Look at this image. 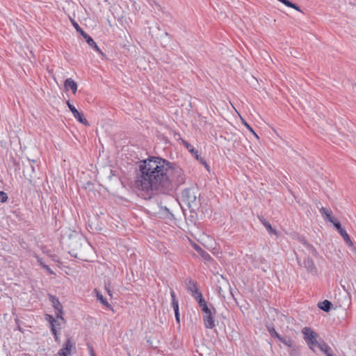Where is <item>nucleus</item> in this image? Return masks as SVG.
<instances>
[{"label":"nucleus","mask_w":356,"mask_h":356,"mask_svg":"<svg viewBox=\"0 0 356 356\" xmlns=\"http://www.w3.org/2000/svg\"><path fill=\"white\" fill-rule=\"evenodd\" d=\"M71 22L76 31L81 33V35L86 40L88 45L99 54H103L102 51L99 49L98 46L97 45L96 42L93 40V39L86 32H84V31L79 26V25L75 21L71 19Z\"/></svg>","instance_id":"3"},{"label":"nucleus","mask_w":356,"mask_h":356,"mask_svg":"<svg viewBox=\"0 0 356 356\" xmlns=\"http://www.w3.org/2000/svg\"><path fill=\"white\" fill-rule=\"evenodd\" d=\"M202 311L203 312V314H207L213 311V309H210L207 305H205L204 307H201Z\"/></svg>","instance_id":"30"},{"label":"nucleus","mask_w":356,"mask_h":356,"mask_svg":"<svg viewBox=\"0 0 356 356\" xmlns=\"http://www.w3.org/2000/svg\"><path fill=\"white\" fill-rule=\"evenodd\" d=\"M175 314L176 321L179 323V311L178 312H175Z\"/></svg>","instance_id":"35"},{"label":"nucleus","mask_w":356,"mask_h":356,"mask_svg":"<svg viewBox=\"0 0 356 356\" xmlns=\"http://www.w3.org/2000/svg\"><path fill=\"white\" fill-rule=\"evenodd\" d=\"M34 170V167L30 163L29 165L25 168L23 172L25 179H27L30 184H33Z\"/></svg>","instance_id":"11"},{"label":"nucleus","mask_w":356,"mask_h":356,"mask_svg":"<svg viewBox=\"0 0 356 356\" xmlns=\"http://www.w3.org/2000/svg\"><path fill=\"white\" fill-rule=\"evenodd\" d=\"M90 356H96L92 348H90Z\"/></svg>","instance_id":"40"},{"label":"nucleus","mask_w":356,"mask_h":356,"mask_svg":"<svg viewBox=\"0 0 356 356\" xmlns=\"http://www.w3.org/2000/svg\"><path fill=\"white\" fill-rule=\"evenodd\" d=\"M307 345L313 351H314V348L318 347L319 348V343H321V341H317V338H314L313 340H310L307 342Z\"/></svg>","instance_id":"19"},{"label":"nucleus","mask_w":356,"mask_h":356,"mask_svg":"<svg viewBox=\"0 0 356 356\" xmlns=\"http://www.w3.org/2000/svg\"><path fill=\"white\" fill-rule=\"evenodd\" d=\"M51 302L52 305L54 308L56 310V314L57 318H60L62 321H64V318L62 316L63 314V307L61 303L59 302L58 299H56L55 297L51 296Z\"/></svg>","instance_id":"8"},{"label":"nucleus","mask_w":356,"mask_h":356,"mask_svg":"<svg viewBox=\"0 0 356 356\" xmlns=\"http://www.w3.org/2000/svg\"><path fill=\"white\" fill-rule=\"evenodd\" d=\"M8 199V195L6 193L0 191V202H5Z\"/></svg>","instance_id":"28"},{"label":"nucleus","mask_w":356,"mask_h":356,"mask_svg":"<svg viewBox=\"0 0 356 356\" xmlns=\"http://www.w3.org/2000/svg\"><path fill=\"white\" fill-rule=\"evenodd\" d=\"M172 307L175 312L179 311V304H178V301L177 300V299L172 300Z\"/></svg>","instance_id":"27"},{"label":"nucleus","mask_w":356,"mask_h":356,"mask_svg":"<svg viewBox=\"0 0 356 356\" xmlns=\"http://www.w3.org/2000/svg\"><path fill=\"white\" fill-rule=\"evenodd\" d=\"M96 293H97V300H99V301H101V302L106 307H110L111 305L108 302V301L104 298V296L99 293L97 291H96Z\"/></svg>","instance_id":"22"},{"label":"nucleus","mask_w":356,"mask_h":356,"mask_svg":"<svg viewBox=\"0 0 356 356\" xmlns=\"http://www.w3.org/2000/svg\"><path fill=\"white\" fill-rule=\"evenodd\" d=\"M280 2V0H278Z\"/></svg>","instance_id":"45"},{"label":"nucleus","mask_w":356,"mask_h":356,"mask_svg":"<svg viewBox=\"0 0 356 356\" xmlns=\"http://www.w3.org/2000/svg\"><path fill=\"white\" fill-rule=\"evenodd\" d=\"M64 86L66 89H70L74 94L77 91V83L71 78H68L65 80Z\"/></svg>","instance_id":"12"},{"label":"nucleus","mask_w":356,"mask_h":356,"mask_svg":"<svg viewBox=\"0 0 356 356\" xmlns=\"http://www.w3.org/2000/svg\"><path fill=\"white\" fill-rule=\"evenodd\" d=\"M186 289L194 298L197 297V294H201V293L197 289L196 283L192 280H189L187 282Z\"/></svg>","instance_id":"10"},{"label":"nucleus","mask_w":356,"mask_h":356,"mask_svg":"<svg viewBox=\"0 0 356 356\" xmlns=\"http://www.w3.org/2000/svg\"><path fill=\"white\" fill-rule=\"evenodd\" d=\"M333 3V5H334V6H340V4H339V3H335V2H334V1H333V3Z\"/></svg>","instance_id":"42"},{"label":"nucleus","mask_w":356,"mask_h":356,"mask_svg":"<svg viewBox=\"0 0 356 356\" xmlns=\"http://www.w3.org/2000/svg\"><path fill=\"white\" fill-rule=\"evenodd\" d=\"M302 333L306 342L318 337V334L308 327H304L302 330Z\"/></svg>","instance_id":"9"},{"label":"nucleus","mask_w":356,"mask_h":356,"mask_svg":"<svg viewBox=\"0 0 356 356\" xmlns=\"http://www.w3.org/2000/svg\"><path fill=\"white\" fill-rule=\"evenodd\" d=\"M105 289L106 290L108 294L111 297L112 296V293H111V284H110V282H108V283L105 284Z\"/></svg>","instance_id":"31"},{"label":"nucleus","mask_w":356,"mask_h":356,"mask_svg":"<svg viewBox=\"0 0 356 356\" xmlns=\"http://www.w3.org/2000/svg\"><path fill=\"white\" fill-rule=\"evenodd\" d=\"M216 313L215 309L207 314H203V320L204 325L207 328L212 329L216 326L214 314Z\"/></svg>","instance_id":"5"},{"label":"nucleus","mask_w":356,"mask_h":356,"mask_svg":"<svg viewBox=\"0 0 356 356\" xmlns=\"http://www.w3.org/2000/svg\"><path fill=\"white\" fill-rule=\"evenodd\" d=\"M280 2L284 3L285 6L293 8L296 10L300 11V9L299 6H298L296 4L289 1V0H280Z\"/></svg>","instance_id":"21"},{"label":"nucleus","mask_w":356,"mask_h":356,"mask_svg":"<svg viewBox=\"0 0 356 356\" xmlns=\"http://www.w3.org/2000/svg\"><path fill=\"white\" fill-rule=\"evenodd\" d=\"M334 226L336 227V229L338 230V232L339 233H341V230H344L342 227H341V223L337 221V220L334 221V222H332Z\"/></svg>","instance_id":"29"},{"label":"nucleus","mask_w":356,"mask_h":356,"mask_svg":"<svg viewBox=\"0 0 356 356\" xmlns=\"http://www.w3.org/2000/svg\"><path fill=\"white\" fill-rule=\"evenodd\" d=\"M136 188L151 197L154 191L168 193L185 182L182 169L175 163L159 156L140 161Z\"/></svg>","instance_id":"1"},{"label":"nucleus","mask_w":356,"mask_h":356,"mask_svg":"<svg viewBox=\"0 0 356 356\" xmlns=\"http://www.w3.org/2000/svg\"><path fill=\"white\" fill-rule=\"evenodd\" d=\"M48 320L51 324V327L55 328L56 325H59L57 324V321L54 319L52 316L48 315Z\"/></svg>","instance_id":"26"},{"label":"nucleus","mask_w":356,"mask_h":356,"mask_svg":"<svg viewBox=\"0 0 356 356\" xmlns=\"http://www.w3.org/2000/svg\"><path fill=\"white\" fill-rule=\"evenodd\" d=\"M51 330L52 334L54 336L55 341H59V338H58V337L57 335L56 327L55 328L51 327Z\"/></svg>","instance_id":"32"},{"label":"nucleus","mask_w":356,"mask_h":356,"mask_svg":"<svg viewBox=\"0 0 356 356\" xmlns=\"http://www.w3.org/2000/svg\"><path fill=\"white\" fill-rule=\"evenodd\" d=\"M300 265L303 266L308 272L311 273L312 274H316L317 272L313 260L309 257L304 259L302 264L300 263Z\"/></svg>","instance_id":"7"},{"label":"nucleus","mask_w":356,"mask_h":356,"mask_svg":"<svg viewBox=\"0 0 356 356\" xmlns=\"http://www.w3.org/2000/svg\"><path fill=\"white\" fill-rule=\"evenodd\" d=\"M267 328H268V331L269 332L270 334L272 337H276L277 339H280V337L281 336L276 332V330H275V328L273 327L268 326Z\"/></svg>","instance_id":"25"},{"label":"nucleus","mask_w":356,"mask_h":356,"mask_svg":"<svg viewBox=\"0 0 356 356\" xmlns=\"http://www.w3.org/2000/svg\"><path fill=\"white\" fill-rule=\"evenodd\" d=\"M355 87H356V84H355Z\"/></svg>","instance_id":"46"},{"label":"nucleus","mask_w":356,"mask_h":356,"mask_svg":"<svg viewBox=\"0 0 356 356\" xmlns=\"http://www.w3.org/2000/svg\"><path fill=\"white\" fill-rule=\"evenodd\" d=\"M164 209H165V211L169 212V209H168L166 207H165V208H164Z\"/></svg>","instance_id":"43"},{"label":"nucleus","mask_w":356,"mask_h":356,"mask_svg":"<svg viewBox=\"0 0 356 356\" xmlns=\"http://www.w3.org/2000/svg\"><path fill=\"white\" fill-rule=\"evenodd\" d=\"M278 340L288 347H292L293 345V341L289 337H280Z\"/></svg>","instance_id":"20"},{"label":"nucleus","mask_w":356,"mask_h":356,"mask_svg":"<svg viewBox=\"0 0 356 356\" xmlns=\"http://www.w3.org/2000/svg\"><path fill=\"white\" fill-rule=\"evenodd\" d=\"M67 105L70 108V111L72 113L73 116L80 122L85 125H89L88 120L83 116L81 113H80L77 109L73 106L70 101L67 102Z\"/></svg>","instance_id":"6"},{"label":"nucleus","mask_w":356,"mask_h":356,"mask_svg":"<svg viewBox=\"0 0 356 356\" xmlns=\"http://www.w3.org/2000/svg\"><path fill=\"white\" fill-rule=\"evenodd\" d=\"M318 307L324 312H329L331 309L332 303L329 300H323L318 303Z\"/></svg>","instance_id":"17"},{"label":"nucleus","mask_w":356,"mask_h":356,"mask_svg":"<svg viewBox=\"0 0 356 356\" xmlns=\"http://www.w3.org/2000/svg\"><path fill=\"white\" fill-rule=\"evenodd\" d=\"M339 234H341V236H342V238L345 241L346 243L349 247H353V241L350 240L349 235L347 234V232L345 230H341V233H339Z\"/></svg>","instance_id":"18"},{"label":"nucleus","mask_w":356,"mask_h":356,"mask_svg":"<svg viewBox=\"0 0 356 356\" xmlns=\"http://www.w3.org/2000/svg\"><path fill=\"white\" fill-rule=\"evenodd\" d=\"M37 259H38V263H40V264L43 267V265H45L42 261V259L40 258H39L38 257H37Z\"/></svg>","instance_id":"38"},{"label":"nucleus","mask_w":356,"mask_h":356,"mask_svg":"<svg viewBox=\"0 0 356 356\" xmlns=\"http://www.w3.org/2000/svg\"><path fill=\"white\" fill-rule=\"evenodd\" d=\"M183 201L187 204L189 209L195 210L197 208L196 193L193 189H185L181 193Z\"/></svg>","instance_id":"2"},{"label":"nucleus","mask_w":356,"mask_h":356,"mask_svg":"<svg viewBox=\"0 0 356 356\" xmlns=\"http://www.w3.org/2000/svg\"><path fill=\"white\" fill-rule=\"evenodd\" d=\"M195 299L197 301V302L199 304V306L200 307H202L205 305H207V302L204 300L202 293L201 294H197V297H195Z\"/></svg>","instance_id":"24"},{"label":"nucleus","mask_w":356,"mask_h":356,"mask_svg":"<svg viewBox=\"0 0 356 356\" xmlns=\"http://www.w3.org/2000/svg\"><path fill=\"white\" fill-rule=\"evenodd\" d=\"M259 220L270 234L277 236V234L276 230L272 227L271 225L267 220H266L264 218H260Z\"/></svg>","instance_id":"16"},{"label":"nucleus","mask_w":356,"mask_h":356,"mask_svg":"<svg viewBox=\"0 0 356 356\" xmlns=\"http://www.w3.org/2000/svg\"><path fill=\"white\" fill-rule=\"evenodd\" d=\"M243 121V124L248 129H251V127L246 122H245L244 120Z\"/></svg>","instance_id":"39"},{"label":"nucleus","mask_w":356,"mask_h":356,"mask_svg":"<svg viewBox=\"0 0 356 356\" xmlns=\"http://www.w3.org/2000/svg\"><path fill=\"white\" fill-rule=\"evenodd\" d=\"M197 160H198V161H200V162L201 163H202V164L205 166V168L209 170V165H208V164L206 163V161H205L203 158H202V157H200V156H199V159H197Z\"/></svg>","instance_id":"33"},{"label":"nucleus","mask_w":356,"mask_h":356,"mask_svg":"<svg viewBox=\"0 0 356 356\" xmlns=\"http://www.w3.org/2000/svg\"><path fill=\"white\" fill-rule=\"evenodd\" d=\"M320 212L322 215H325L326 216V218L327 219V220H329L332 223L334 222V221L337 220L332 216V212L331 210H327V209H325L324 207H321L320 209Z\"/></svg>","instance_id":"15"},{"label":"nucleus","mask_w":356,"mask_h":356,"mask_svg":"<svg viewBox=\"0 0 356 356\" xmlns=\"http://www.w3.org/2000/svg\"><path fill=\"white\" fill-rule=\"evenodd\" d=\"M186 147L187 149L194 155L196 159H199L198 152L194 149L193 145L188 143H186Z\"/></svg>","instance_id":"23"},{"label":"nucleus","mask_w":356,"mask_h":356,"mask_svg":"<svg viewBox=\"0 0 356 356\" xmlns=\"http://www.w3.org/2000/svg\"><path fill=\"white\" fill-rule=\"evenodd\" d=\"M170 295H171V297H172V300H174V299H176L175 293L174 292V291L172 290L170 291Z\"/></svg>","instance_id":"37"},{"label":"nucleus","mask_w":356,"mask_h":356,"mask_svg":"<svg viewBox=\"0 0 356 356\" xmlns=\"http://www.w3.org/2000/svg\"><path fill=\"white\" fill-rule=\"evenodd\" d=\"M195 250L199 253V254L202 257V259L205 261H211V257L210 254L204 251L200 246L197 244L193 245Z\"/></svg>","instance_id":"13"},{"label":"nucleus","mask_w":356,"mask_h":356,"mask_svg":"<svg viewBox=\"0 0 356 356\" xmlns=\"http://www.w3.org/2000/svg\"><path fill=\"white\" fill-rule=\"evenodd\" d=\"M76 348L74 343L71 338H67V341L63 345L62 348L58 351L59 356H70L73 350Z\"/></svg>","instance_id":"4"},{"label":"nucleus","mask_w":356,"mask_h":356,"mask_svg":"<svg viewBox=\"0 0 356 356\" xmlns=\"http://www.w3.org/2000/svg\"><path fill=\"white\" fill-rule=\"evenodd\" d=\"M218 293L220 296H222V297H225L223 293H222V289L221 286H219L218 287Z\"/></svg>","instance_id":"36"},{"label":"nucleus","mask_w":356,"mask_h":356,"mask_svg":"<svg viewBox=\"0 0 356 356\" xmlns=\"http://www.w3.org/2000/svg\"><path fill=\"white\" fill-rule=\"evenodd\" d=\"M319 349L327 356H333L330 347L323 340H321V343H319Z\"/></svg>","instance_id":"14"},{"label":"nucleus","mask_w":356,"mask_h":356,"mask_svg":"<svg viewBox=\"0 0 356 356\" xmlns=\"http://www.w3.org/2000/svg\"><path fill=\"white\" fill-rule=\"evenodd\" d=\"M43 268L50 274H53V271L51 270V268L47 265H43Z\"/></svg>","instance_id":"34"},{"label":"nucleus","mask_w":356,"mask_h":356,"mask_svg":"<svg viewBox=\"0 0 356 356\" xmlns=\"http://www.w3.org/2000/svg\"><path fill=\"white\" fill-rule=\"evenodd\" d=\"M253 134L255 136L256 138H259L258 136L256 134V133L253 131V129L251 128V129H249Z\"/></svg>","instance_id":"41"},{"label":"nucleus","mask_w":356,"mask_h":356,"mask_svg":"<svg viewBox=\"0 0 356 356\" xmlns=\"http://www.w3.org/2000/svg\"><path fill=\"white\" fill-rule=\"evenodd\" d=\"M225 284H226L227 286H228V285H229V283H228L227 281H225Z\"/></svg>","instance_id":"44"}]
</instances>
